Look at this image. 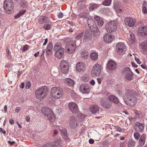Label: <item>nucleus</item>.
Listing matches in <instances>:
<instances>
[{
  "instance_id": "obj_1",
  "label": "nucleus",
  "mask_w": 147,
  "mask_h": 147,
  "mask_svg": "<svg viewBox=\"0 0 147 147\" xmlns=\"http://www.w3.org/2000/svg\"><path fill=\"white\" fill-rule=\"evenodd\" d=\"M124 100L128 106H134L137 103L136 94L133 90H128L124 96Z\"/></svg>"
},
{
  "instance_id": "obj_2",
  "label": "nucleus",
  "mask_w": 147,
  "mask_h": 147,
  "mask_svg": "<svg viewBox=\"0 0 147 147\" xmlns=\"http://www.w3.org/2000/svg\"><path fill=\"white\" fill-rule=\"evenodd\" d=\"M49 90V88L46 86L38 87L35 92L36 98L39 100H42L47 96Z\"/></svg>"
},
{
  "instance_id": "obj_3",
  "label": "nucleus",
  "mask_w": 147,
  "mask_h": 147,
  "mask_svg": "<svg viewBox=\"0 0 147 147\" xmlns=\"http://www.w3.org/2000/svg\"><path fill=\"white\" fill-rule=\"evenodd\" d=\"M41 111L43 114L47 117V119L51 122L55 121V115L51 109L47 107H43L41 109Z\"/></svg>"
},
{
  "instance_id": "obj_4",
  "label": "nucleus",
  "mask_w": 147,
  "mask_h": 147,
  "mask_svg": "<svg viewBox=\"0 0 147 147\" xmlns=\"http://www.w3.org/2000/svg\"><path fill=\"white\" fill-rule=\"evenodd\" d=\"M3 7L5 12L11 13L13 10V3L12 0H5L4 2Z\"/></svg>"
},
{
  "instance_id": "obj_5",
  "label": "nucleus",
  "mask_w": 147,
  "mask_h": 147,
  "mask_svg": "<svg viewBox=\"0 0 147 147\" xmlns=\"http://www.w3.org/2000/svg\"><path fill=\"white\" fill-rule=\"evenodd\" d=\"M76 47L75 41L70 40L66 44L65 47L66 52L68 53H72L75 51Z\"/></svg>"
},
{
  "instance_id": "obj_6",
  "label": "nucleus",
  "mask_w": 147,
  "mask_h": 147,
  "mask_svg": "<svg viewBox=\"0 0 147 147\" xmlns=\"http://www.w3.org/2000/svg\"><path fill=\"white\" fill-rule=\"evenodd\" d=\"M116 24L117 22L115 21H110L107 22L105 26V29L107 31L110 33L115 31L117 28Z\"/></svg>"
},
{
  "instance_id": "obj_7",
  "label": "nucleus",
  "mask_w": 147,
  "mask_h": 147,
  "mask_svg": "<svg viewBox=\"0 0 147 147\" xmlns=\"http://www.w3.org/2000/svg\"><path fill=\"white\" fill-rule=\"evenodd\" d=\"M61 45L60 42L56 44V57L58 59H61L64 53V49L61 47Z\"/></svg>"
},
{
  "instance_id": "obj_8",
  "label": "nucleus",
  "mask_w": 147,
  "mask_h": 147,
  "mask_svg": "<svg viewBox=\"0 0 147 147\" xmlns=\"http://www.w3.org/2000/svg\"><path fill=\"white\" fill-rule=\"evenodd\" d=\"M122 72L124 75L125 79L129 81H131L133 79V74L129 67H127L124 69Z\"/></svg>"
},
{
  "instance_id": "obj_9",
  "label": "nucleus",
  "mask_w": 147,
  "mask_h": 147,
  "mask_svg": "<svg viewBox=\"0 0 147 147\" xmlns=\"http://www.w3.org/2000/svg\"><path fill=\"white\" fill-rule=\"evenodd\" d=\"M101 67L98 64H95L92 68L91 71V74L93 77L99 76L101 72Z\"/></svg>"
},
{
  "instance_id": "obj_10",
  "label": "nucleus",
  "mask_w": 147,
  "mask_h": 147,
  "mask_svg": "<svg viewBox=\"0 0 147 147\" xmlns=\"http://www.w3.org/2000/svg\"><path fill=\"white\" fill-rule=\"evenodd\" d=\"M60 67L62 72L64 74H66L69 71V63L66 61L62 60L60 63Z\"/></svg>"
},
{
  "instance_id": "obj_11",
  "label": "nucleus",
  "mask_w": 147,
  "mask_h": 147,
  "mask_svg": "<svg viewBox=\"0 0 147 147\" xmlns=\"http://www.w3.org/2000/svg\"><path fill=\"white\" fill-rule=\"evenodd\" d=\"M116 50L118 54H123L125 52L126 47L125 45L122 42H119L117 44Z\"/></svg>"
},
{
  "instance_id": "obj_12",
  "label": "nucleus",
  "mask_w": 147,
  "mask_h": 147,
  "mask_svg": "<svg viewBox=\"0 0 147 147\" xmlns=\"http://www.w3.org/2000/svg\"><path fill=\"white\" fill-rule=\"evenodd\" d=\"M68 106L70 111L73 113L76 114L79 111V109L77 105L74 102H69L68 104Z\"/></svg>"
},
{
  "instance_id": "obj_13",
  "label": "nucleus",
  "mask_w": 147,
  "mask_h": 147,
  "mask_svg": "<svg viewBox=\"0 0 147 147\" xmlns=\"http://www.w3.org/2000/svg\"><path fill=\"white\" fill-rule=\"evenodd\" d=\"M80 90L82 93H88L90 90V86L86 84H82L80 86Z\"/></svg>"
},
{
  "instance_id": "obj_14",
  "label": "nucleus",
  "mask_w": 147,
  "mask_h": 147,
  "mask_svg": "<svg viewBox=\"0 0 147 147\" xmlns=\"http://www.w3.org/2000/svg\"><path fill=\"white\" fill-rule=\"evenodd\" d=\"M100 105L106 109H110L112 106V103L109 102L106 98H102L100 101Z\"/></svg>"
},
{
  "instance_id": "obj_15",
  "label": "nucleus",
  "mask_w": 147,
  "mask_h": 147,
  "mask_svg": "<svg viewBox=\"0 0 147 147\" xmlns=\"http://www.w3.org/2000/svg\"><path fill=\"white\" fill-rule=\"evenodd\" d=\"M136 21L135 19L131 17H127L124 20L125 24L130 27H132L135 25Z\"/></svg>"
},
{
  "instance_id": "obj_16",
  "label": "nucleus",
  "mask_w": 147,
  "mask_h": 147,
  "mask_svg": "<svg viewBox=\"0 0 147 147\" xmlns=\"http://www.w3.org/2000/svg\"><path fill=\"white\" fill-rule=\"evenodd\" d=\"M117 67L116 63L112 60H110L108 61L107 64V68L111 70H113L116 69Z\"/></svg>"
},
{
  "instance_id": "obj_17",
  "label": "nucleus",
  "mask_w": 147,
  "mask_h": 147,
  "mask_svg": "<svg viewBox=\"0 0 147 147\" xmlns=\"http://www.w3.org/2000/svg\"><path fill=\"white\" fill-rule=\"evenodd\" d=\"M138 34L142 36H147V27H143L139 28L138 30Z\"/></svg>"
},
{
  "instance_id": "obj_18",
  "label": "nucleus",
  "mask_w": 147,
  "mask_h": 147,
  "mask_svg": "<svg viewBox=\"0 0 147 147\" xmlns=\"http://www.w3.org/2000/svg\"><path fill=\"white\" fill-rule=\"evenodd\" d=\"M85 68L84 63L82 62H78L76 64V69L79 72L84 71L85 69Z\"/></svg>"
},
{
  "instance_id": "obj_19",
  "label": "nucleus",
  "mask_w": 147,
  "mask_h": 147,
  "mask_svg": "<svg viewBox=\"0 0 147 147\" xmlns=\"http://www.w3.org/2000/svg\"><path fill=\"white\" fill-rule=\"evenodd\" d=\"M144 127V124L136 122L134 126L135 129L138 132H141Z\"/></svg>"
},
{
  "instance_id": "obj_20",
  "label": "nucleus",
  "mask_w": 147,
  "mask_h": 147,
  "mask_svg": "<svg viewBox=\"0 0 147 147\" xmlns=\"http://www.w3.org/2000/svg\"><path fill=\"white\" fill-rule=\"evenodd\" d=\"M114 38V36L112 35H109L108 34H106L104 36V41L107 43H111Z\"/></svg>"
},
{
  "instance_id": "obj_21",
  "label": "nucleus",
  "mask_w": 147,
  "mask_h": 147,
  "mask_svg": "<svg viewBox=\"0 0 147 147\" xmlns=\"http://www.w3.org/2000/svg\"><path fill=\"white\" fill-rule=\"evenodd\" d=\"M77 122L76 120L75 117L72 116L69 119V123L71 127H74L77 125Z\"/></svg>"
},
{
  "instance_id": "obj_22",
  "label": "nucleus",
  "mask_w": 147,
  "mask_h": 147,
  "mask_svg": "<svg viewBox=\"0 0 147 147\" xmlns=\"http://www.w3.org/2000/svg\"><path fill=\"white\" fill-rule=\"evenodd\" d=\"M63 94V92L61 88H56V99L61 98Z\"/></svg>"
},
{
  "instance_id": "obj_23",
  "label": "nucleus",
  "mask_w": 147,
  "mask_h": 147,
  "mask_svg": "<svg viewBox=\"0 0 147 147\" xmlns=\"http://www.w3.org/2000/svg\"><path fill=\"white\" fill-rule=\"evenodd\" d=\"M90 28L92 32H93V34L94 36H97L100 35V32L99 31V30L97 27L96 26L93 27L92 26H90Z\"/></svg>"
},
{
  "instance_id": "obj_24",
  "label": "nucleus",
  "mask_w": 147,
  "mask_h": 147,
  "mask_svg": "<svg viewBox=\"0 0 147 147\" xmlns=\"http://www.w3.org/2000/svg\"><path fill=\"white\" fill-rule=\"evenodd\" d=\"M92 39V35L89 32L86 31L85 32L83 38V40L86 42H88Z\"/></svg>"
},
{
  "instance_id": "obj_25",
  "label": "nucleus",
  "mask_w": 147,
  "mask_h": 147,
  "mask_svg": "<svg viewBox=\"0 0 147 147\" xmlns=\"http://www.w3.org/2000/svg\"><path fill=\"white\" fill-rule=\"evenodd\" d=\"M108 98L110 101L116 104H118L119 102L118 99L115 96L110 95L108 96Z\"/></svg>"
},
{
  "instance_id": "obj_26",
  "label": "nucleus",
  "mask_w": 147,
  "mask_h": 147,
  "mask_svg": "<svg viewBox=\"0 0 147 147\" xmlns=\"http://www.w3.org/2000/svg\"><path fill=\"white\" fill-rule=\"evenodd\" d=\"M53 45L51 42H49L46 49V53L48 55L51 54L53 51Z\"/></svg>"
},
{
  "instance_id": "obj_27",
  "label": "nucleus",
  "mask_w": 147,
  "mask_h": 147,
  "mask_svg": "<svg viewBox=\"0 0 147 147\" xmlns=\"http://www.w3.org/2000/svg\"><path fill=\"white\" fill-rule=\"evenodd\" d=\"M99 110V107L97 105H92L90 107V112L93 114H94Z\"/></svg>"
},
{
  "instance_id": "obj_28",
  "label": "nucleus",
  "mask_w": 147,
  "mask_h": 147,
  "mask_svg": "<svg viewBox=\"0 0 147 147\" xmlns=\"http://www.w3.org/2000/svg\"><path fill=\"white\" fill-rule=\"evenodd\" d=\"M64 82L66 84L69 86H73L74 84V82L73 80L69 78L65 79Z\"/></svg>"
},
{
  "instance_id": "obj_29",
  "label": "nucleus",
  "mask_w": 147,
  "mask_h": 147,
  "mask_svg": "<svg viewBox=\"0 0 147 147\" xmlns=\"http://www.w3.org/2000/svg\"><path fill=\"white\" fill-rule=\"evenodd\" d=\"M94 19L97 21L98 25L99 26L101 27L104 24L103 21L99 16H96L94 17Z\"/></svg>"
},
{
  "instance_id": "obj_30",
  "label": "nucleus",
  "mask_w": 147,
  "mask_h": 147,
  "mask_svg": "<svg viewBox=\"0 0 147 147\" xmlns=\"http://www.w3.org/2000/svg\"><path fill=\"white\" fill-rule=\"evenodd\" d=\"M128 38L131 44H132L135 41V36L133 33H130L128 35Z\"/></svg>"
},
{
  "instance_id": "obj_31",
  "label": "nucleus",
  "mask_w": 147,
  "mask_h": 147,
  "mask_svg": "<svg viewBox=\"0 0 147 147\" xmlns=\"http://www.w3.org/2000/svg\"><path fill=\"white\" fill-rule=\"evenodd\" d=\"M55 99V87L51 88L50 92V97L49 98V100L51 101V99Z\"/></svg>"
},
{
  "instance_id": "obj_32",
  "label": "nucleus",
  "mask_w": 147,
  "mask_h": 147,
  "mask_svg": "<svg viewBox=\"0 0 147 147\" xmlns=\"http://www.w3.org/2000/svg\"><path fill=\"white\" fill-rule=\"evenodd\" d=\"M146 139V135L144 134L142 135L139 140V144L141 146H142L144 144Z\"/></svg>"
},
{
  "instance_id": "obj_33",
  "label": "nucleus",
  "mask_w": 147,
  "mask_h": 147,
  "mask_svg": "<svg viewBox=\"0 0 147 147\" xmlns=\"http://www.w3.org/2000/svg\"><path fill=\"white\" fill-rule=\"evenodd\" d=\"M38 22L40 24H43L45 23H48L49 22V18L45 16H43L39 20Z\"/></svg>"
},
{
  "instance_id": "obj_34",
  "label": "nucleus",
  "mask_w": 147,
  "mask_h": 147,
  "mask_svg": "<svg viewBox=\"0 0 147 147\" xmlns=\"http://www.w3.org/2000/svg\"><path fill=\"white\" fill-rule=\"evenodd\" d=\"M61 134L63 138L67 140V134L66 130L65 129L62 128V129H60Z\"/></svg>"
},
{
  "instance_id": "obj_35",
  "label": "nucleus",
  "mask_w": 147,
  "mask_h": 147,
  "mask_svg": "<svg viewBox=\"0 0 147 147\" xmlns=\"http://www.w3.org/2000/svg\"><path fill=\"white\" fill-rule=\"evenodd\" d=\"M141 48L142 50L145 52L147 51V40L144 41L141 44Z\"/></svg>"
},
{
  "instance_id": "obj_36",
  "label": "nucleus",
  "mask_w": 147,
  "mask_h": 147,
  "mask_svg": "<svg viewBox=\"0 0 147 147\" xmlns=\"http://www.w3.org/2000/svg\"><path fill=\"white\" fill-rule=\"evenodd\" d=\"M62 141L60 138H58L56 140V147H61Z\"/></svg>"
},
{
  "instance_id": "obj_37",
  "label": "nucleus",
  "mask_w": 147,
  "mask_h": 147,
  "mask_svg": "<svg viewBox=\"0 0 147 147\" xmlns=\"http://www.w3.org/2000/svg\"><path fill=\"white\" fill-rule=\"evenodd\" d=\"M6 51L7 53V57L9 59L11 57V52L9 51V44L7 45L6 47Z\"/></svg>"
},
{
  "instance_id": "obj_38",
  "label": "nucleus",
  "mask_w": 147,
  "mask_h": 147,
  "mask_svg": "<svg viewBox=\"0 0 147 147\" xmlns=\"http://www.w3.org/2000/svg\"><path fill=\"white\" fill-rule=\"evenodd\" d=\"M91 58L93 60H96L98 58V54L95 52H92L90 54Z\"/></svg>"
},
{
  "instance_id": "obj_39",
  "label": "nucleus",
  "mask_w": 147,
  "mask_h": 147,
  "mask_svg": "<svg viewBox=\"0 0 147 147\" xmlns=\"http://www.w3.org/2000/svg\"><path fill=\"white\" fill-rule=\"evenodd\" d=\"M68 92L70 93V94L71 97L73 98H75L76 97V94L73 90H71L70 89L68 90Z\"/></svg>"
},
{
  "instance_id": "obj_40",
  "label": "nucleus",
  "mask_w": 147,
  "mask_h": 147,
  "mask_svg": "<svg viewBox=\"0 0 147 147\" xmlns=\"http://www.w3.org/2000/svg\"><path fill=\"white\" fill-rule=\"evenodd\" d=\"M26 12V10H22L20 11L18 14L15 16V18H17L24 14Z\"/></svg>"
},
{
  "instance_id": "obj_41",
  "label": "nucleus",
  "mask_w": 147,
  "mask_h": 147,
  "mask_svg": "<svg viewBox=\"0 0 147 147\" xmlns=\"http://www.w3.org/2000/svg\"><path fill=\"white\" fill-rule=\"evenodd\" d=\"M88 25L90 27V26H92V25H94V22L92 21V18L90 17L88 18Z\"/></svg>"
},
{
  "instance_id": "obj_42",
  "label": "nucleus",
  "mask_w": 147,
  "mask_h": 147,
  "mask_svg": "<svg viewBox=\"0 0 147 147\" xmlns=\"http://www.w3.org/2000/svg\"><path fill=\"white\" fill-rule=\"evenodd\" d=\"M84 34L83 32H81L77 35L76 36V39L77 40H79L81 39Z\"/></svg>"
},
{
  "instance_id": "obj_43",
  "label": "nucleus",
  "mask_w": 147,
  "mask_h": 147,
  "mask_svg": "<svg viewBox=\"0 0 147 147\" xmlns=\"http://www.w3.org/2000/svg\"><path fill=\"white\" fill-rule=\"evenodd\" d=\"M43 147H55V144L54 143H47L44 145Z\"/></svg>"
},
{
  "instance_id": "obj_44",
  "label": "nucleus",
  "mask_w": 147,
  "mask_h": 147,
  "mask_svg": "<svg viewBox=\"0 0 147 147\" xmlns=\"http://www.w3.org/2000/svg\"><path fill=\"white\" fill-rule=\"evenodd\" d=\"M82 80L84 82H86L89 80V77L87 74H84L82 76Z\"/></svg>"
},
{
  "instance_id": "obj_45",
  "label": "nucleus",
  "mask_w": 147,
  "mask_h": 147,
  "mask_svg": "<svg viewBox=\"0 0 147 147\" xmlns=\"http://www.w3.org/2000/svg\"><path fill=\"white\" fill-rule=\"evenodd\" d=\"M135 145V142L132 140H129L127 144L128 146L129 147H134Z\"/></svg>"
},
{
  "instance_id": "obj_46",
  "label": "nucleus",
  "mask_w": 147,
  "mask_h": 147,
  "mask_svg": "<svg viewBox=\"0 0 147 147\" xmlns=\"http://www.w3.org/2000/svg\"><path fill=\"white\" fill-rule=\"evenodd\" d=\"M111 0H105L102 3V4L106 6H109L111 4Z\"/></svg>"
},
{
  "instance_id": "obj_47",
  "label": "nucleus",
  "mask_w": 147,
  "mask_h": 147,
  "mask_svg": "<svg viewBox=\"0 0 147 147\" xmlns=\"http://www.w3.org/2000/svg\"><path fill=\"white\" fill-rule=\"evenodd\" d=\"M88 54V53L86 51L84 50L82 51L81 56L82 58L85 57H87Z\"/></svg>"
},
{
  "instance_id": "obj_48",
  "label": "nucleus",
  "mask_w": 147,
  "mask_h": 147,
  "mask_svg": "<svg viewBox=\"0 0 147 147\" xmlns=\"http://www.w3.org/2000/svg\"><path fill=\"white\" fill-rule=\"evenodd\" d=\"M98 7V6L97 4H94L91 6L89 8V10L92 11L94 9Z\"/></svg>"
},
{
  "instance_id": "obj_49",
  "label": "nucleus",
  "mask_w": 147,
  "mask_h": 147,
  "mask_svg": "<svg viewBox=\"0 0 147 147\" xmlns=\"http://www.w3.org/2000/svg\"><path fill=\"white\" fill-rule=\"evenodd\" d=\"M43 28L46 30H50L51 28V25L49 24L45 25Z\"/></svg>"
},
{
  "instance_id": "obj_50",
  "label": "nucleus",
  "mask_w": 147,
  "mask_h": 147,
  "mask_svg": "<svg viewBox=\"0 0 147 147\" xmlns=\"http://www.w3.org/2000/svg\"><path fill=\"white\" fill-rule=\"evenodd\" d=\"M134 136L136 140H138L140 137V135L138 133H135L134 134Z\"/></svg>"
},
{
  "instance_id": "obj_51",
  "label": "nucleus",
  "mask_w": 147,
  "mask_h": 147,
  "mask_svg": "<svg viewBox=\"0 0 147 147\" xmlns=\"http://www.w3.org/2000/svg\"><path fill=\"white\" fill-rule=\"evenodd\" d=\"M62 112L61 109L60 108L58 109H56V113H57V114L58 115H59V114Z\"/></svg>"
},
{
  "instance_id": "obj_52",
  "label": "nucleus",
  "mask_w": 147,
  "mask_h": 147,
  "mask_svg": "<svg viewBox=\"0 0 147 147\" xmlns=\"http://www.w3.org/2000/svg\"><path fill=\"white\" fill-rule=\"evenodd\" d=\"M81 16L84 18H86L87 17V13L86 12H83L81 14Z\"/></svg>"
},
{
  "instance_id": "obj_53",
  "label": "nucleus",
  "mask_w": 147,
  "mask_h": 147,
  "mask_svg": "<svg viewBox=\"0 0 147 147\" xmlns=\"http://www.w3.org/2000/svg\"><path fill=\"white\" fill-rule=\"evenodd\" d=\"M116 7V10L118 12H120L122 11V9H121L120 7Z\"/></svg>"
},
{
  "instance_id": "obj_54",
  "label": "nucleus",
  "mask_w": 147,
  "mask_h": 147,
  "mask_svg": "<svg viewBox=\"0 0 147 147\" xmlns=\"http://www.w3.org/2000/svg\"><path fill=\"white\" fill-rule=\"evenodd\" d=\"M30 86L31 84L29 83H28L26 85L25 88L26 89H29L30 88Z\"/></svg>"
},
{
  "instance_id": "obj_55",
  "label": "nucleus",
  "mask_w": 147,
  "mask_h": 147,
  "mask_svg": "<svg viewBox=\"0 0 147 147\" xmlns=\"http://www.w3.org/2000/svg\"><path fill=\"white\" fill-rule=\"evenodd\" d=\"M115 128H116V129L118 131L121 132V131L122 129L119 127L117 126H116Z\"/></svg>"
},
{
  "instance_id": "obj_56",
  "label": "nucleus",
  "mask_w": 147,
  "mask_h": 147,
  "mask_svg": "<svg viewBox=\"0 0 147 147\" xmlns=\"http://www.w3.org/2000/svg\"><path fill=\"white\" fill-rule=\"evenodd\" d=\"M63 15V14L62 13L60 12L58 15L57 16L59 18H61Z\"/></svg>"
},
{
  "instance_id": "obj_57",
  "label": "nucleus",
  "mask_w": 147,
  "mask_h": 147,
  "mask_svg": "<svg viewBox=\"0 0 147 147\" xmlns=\"http://www.w3.org/2000/svg\"><path fill=\"white\" fill-rule=\"evenodd\" d=\"M21 109L19 107H17L15 110V112L18 113L20 110Z\"/></svg>"
},
{
  "instance_id": "obj_58",
  "label": "nucleus",
  "mask_w": 147,
  "mask_h": 147,
  "mask_svg": "<svg viewBox=\"0 0 147 147\" xmlns=\"http://www.w3.org/2000/svg\"><path fill=\"white\" fill-rule=\"evenodd\" d=\"M135 59L138 64H140L141 63L140 61L136 57H135Z\"/></svg>"
},
{
  "instance_id": "obj_59",
  "label": "nucleus",
  "mask_w": 147,
  "mask_h": 147,
  "mask_svg": "<svg viewBox=\"0 0 147 147\" xmlns=\"http://www.w3.org/2000/svg\"><path fill=\"white\" fill-rule=\"evenodd\" d=\"M28 45H25L23 48V50L24 51H26L28 49Z\"/></svg>"
},
{
  "instance_id": "obj_60",
  "label": "nucleus",
  "mask_w": 147,
  "mask_h": 147,
  "mask_svg": "<svg viewBox=\"0 0 147 147\" xmlns=\"http://www.w3.org/2000/svg\"><path fill=\"white\" fill-rule=\"evenodd\" d=\"M146 4V2L145 1H144L143 3L142 8H146L147 6Z\"/></svg>"
},
{
  "instance_id": "obj_61",
  "label": "nucleus",
  "mask_w": 147,
  "mask_h": 147,
  "mask_svg": "<svg viewBox=\"0 0 147 147\" xmlns=\"http://www.w3.org/2000/svg\"><path fill=\"white\" fill-rule=\"evenodd\" d=\"M142 11L144 13H147V9L146 8H142Z\"/></svg>"
},
{
  "instance_id": "obj_62",
  "label": "nucleus",
  "mask_w": 147,
  "mask_h": 147,
  "mask_svg": "<svg viewBox=\"0 0 147 147\" xmlns=\"http://www.w3.org/2000/svg\"><path fill=\"white\" fill-rule=\"evenodd\" d=\"M30 119V118L29 116H27L26 117V120L27 122H29Z\"/></svg>"
},
{
  "instance_id": "obj_63",
  "label": "nucleus",
  "mask_w": 147,
  "mask_h": 147,
  "mask_svg": "<svg viewBox=\"0 0 147 147\" xmlns=\"http://www.w3.org/2000/svg\"><path fill=\"white\" fill-rule=\"evenodd\" d=\"M97 80L98 84H100L101 83L102 80L101 79L98 78L97 79Z\"/></svg>"
},
{
  "instance_id": "obj_64",
  "label": "nucleus",
  "mask_w": 147,
  "mask_h": 147,
  "mask_svg": "<svg viewBox=\"0 0 147 147\" xmlns=\"http://www.w3.org/2000/svg\"><path fill=\"white\" fill-rule=\"evenodd\" d=\"M129 119L130 121H135L136 118L134 117H129Z\"/></svg>"
}]
</instances>
